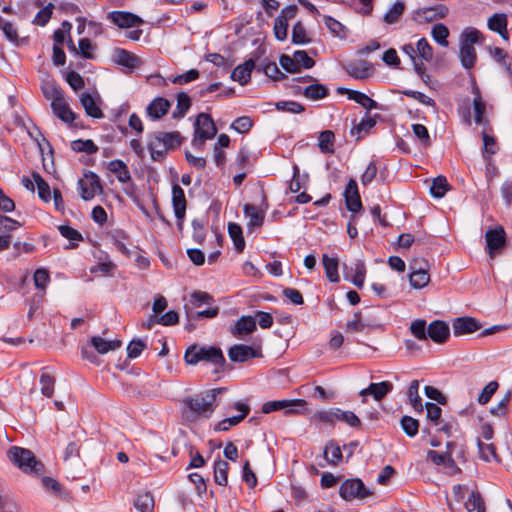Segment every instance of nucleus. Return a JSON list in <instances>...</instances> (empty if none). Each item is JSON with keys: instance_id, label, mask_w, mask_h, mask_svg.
<instances>
[{"instance_id": "nucleus-1", "label": "nucleus", "mask_w": 512, "mask_h": 512, "mask_svg": "<svg viewBox=\"0 0 512 512\" xmlns=\"http://www.w3.org/2000/svg\"><path fill=\"white\" fill-rule=\"evenodd\" d=\"M222 391L223 389H212L203 394L186 398L184 403L189 409L187 418L194 420L198 416L209 417L216 407V397Z\"/></svg>"}, {"instance_id": "nucleus-2", "label": "nucleus", "mask_w": 512, "mask_h": 512, "mask_svg": "<svg viewBox=\"0 0 512 512\" xmlns=\"http://www.w3.org/2000/svg\"><path fill=\"white\" fill-rule=\"evenodd\" d=\"M7 457L24 473L38 475L44 471L43 463L29 449L12 446L7 451Z\"/></svg>"}, {"instance_id": "nucleus-3", "label": "nucleus", "mask_w": 512, "mask_h": 512, "mask_svg": "<svg viewBox=\"0 0 512 512\" xmlns=\"http://www.w3.org/2000/svg\"><path fill=\"white\" fill-rule=\"evenodd\" d=\"M181 143L179 132H156L151 135L148 148L154 161H161L167 152Z\"/></svg>"}, {"instance_id": "nucleus-4", "label": "nucleus", "mask_w": 512, "mask_h": 512, "mask_svg": "<svg viewBox=\"0 0 512 512\" xmlns=\"http://www.w3.org/2000/svg\"><path fill=\"white\" fill-rule=\"evenodd\" d=\"M184 359L189 365H196L200 361H205L220 368H222L226 362L222 350L214 346L198 347L197 345H193L186 350Z\"/></svg>"}, {"instance_id": "nucleus-5", "label": "nucleus", "mask_w": 512, "mask_h": 512, "mask_svg": "<svg viewBox=\"0 0 512 512\" xmlns=\"http://www.w3.org/2000/svg\"><path fill=\"white\" fill-rule=\"evenodd\" d=\"M195 132L192 143L195 147L202 146L206 140L214 138L217 133L215 123L207 113H200L195 121Z\"/></svg>"}, {"instance_id": "nucleus-6", "label": "nucleus", "mask_w": 512, "mask_h": 512, "mask_svg": "<svg viewBox=\"0 0 512 512\" xmlns=\"http://www.w3.org/2000/svg\"><path fill=\"white\" fill-rule=\"evenodd\" d=\"M307 405L304 399H283L268 401L262 405L261 411L265 414H269L274 411L283 410L285 415H297L300 414L299 408H305Z\"/></svg>"}, {"instance_id": "nucleus-7", "label": "nucleus", "mask_w": 512, "mask_h": 512, "mask_svg": "<svg viewBox=\"0 0 512 512\" xmlns=\"http://www.w3.org/2000/svg\"><path fill=\"white\" fill-rule=\"evenodd\" d=\"M339 494L344 500L366 499L373 495V492L365 487L362 480L358 478L345 480L339 489Z\"/></svg>"}, {"instance_id": "nucleus-8", "label": "nucleus", "mask_w": 512, "mask_h": 512, "mask_svg": "<svg viewBox=\"0 0 512 512\" xmlns=\"http://www.w3.org/2000/svg\"><path fill=\"white\" fill-rule=\"evenodd\" d=\"M114 64L121 66L124 73H132L142 65V60L134 53L123 48H114L111 53Z\"/></svg>"}, {"instance_id": "nucleus-9", "label": "nucleus", "mask_w": 512, "mask_h": 512, "mask_svg": "<svg viewBox=\"0 0 512 512\" xmlns=\"http://www.w3.org/2000/svg\"><path fill=\"white\" fill-rule=\"evenodd\" d=\"M479 41L478 34H464L460 45V61L465 69H471L477 60L474 44Z\"/></svg>"}, {"instance_id": "nucleus-10", "label": "nucleus", "mask_w": 512, "mask_h": 512, "mask_svg": "<svg viewBox=\"0 0 512 512\" xmlns=\"http://www.w3.org/2000/svg\"><path fill=\"white\" fill-rule=\"evenodd\" d=\"M409 281L413 288L421 289L430 281L428 263L423 259H414L410 263Z\"/></svg>"}, {"instance_id": "nucleus-11", "label": "nucleus", "mask_w": 512, "mask_h": 512, "mask_svg": "<svg viewBox=\"0 0 512 512\" xmlns=\"http://www.w3.org/2000/svg\"><path fill=\"white\" fill-rule=\"evenodd\" d=\"M448 12L449 9L447 6L439 4L414 11L412 19L417 24L433 23L438 19L444 18Z\"/></svg>"}, {"instance_id": "nucleus-12", "label": "nucleus", "mask_w": 512, "mask_h": 512, "mask_svg": "<svg viewBox=\"0 0 512 512\" xmlns=\"http://www.w3.org/2000/svg\"><path fill=\"white\" fill-rule=\"evenodd\" d=\"M454 446L452 442L447 443V451L444 453H438L434 450H429L427 452V459L430 460L437 466L442 465L446 472L449 474H454L459 471V468L452 457L450 449Z\"/></svg>"}, {"instance_id": "nucleus-13", "label": "nucleus", "mask_w": 512, "mask_h": 512, "mask_svg": "<svg viewBox=\"0 0 512 512\" xmlns=\"http://www.w3.org/2000/svg\"><path fill=\"white\" fill-rule=\"evenodd\" d=\"M86 180L80 179L78 182L81 198L85 201L91 200L96 194L102 192V185L99 177L90 172L85 175Z\"/></svg>"}, {"instance_id": "nucleus-14", "label": "nucleus", "mask_w": 512, "mask_h": 512, "mask_svg": "<svg viewBox=\"0 0 512 512\" xmlns=\"http://www.w3.org/2000/svg\"><path fill=\"white\" fill-rule=\"evenodd\" d=\"M393 390V384L389 381L371 383L367 388L362 389L359 395L362 397V403L367 402V396L373 397L375 401H381Z\"/></svg>"}, {"instance_id": "nucleus-15", "label": "nucleus", "mask_w": 512, "mask_h": 512, "mask_svg": "<svg viewBox=\"0 0 512 512\" xmlns=\"http://www.w3.org/2000/svg\"><path fill=\"white\" fill-rule=\"evenodd\" d=\"M101 98L97 92L91 94L89 92H83L80 95V103L85 110V113L95 119L104 117V114L99 106Z\"/></svg>"}, {"instance_id": "nucleus-16", "label": "nucleus", "mask_w": 512, "mask_h": 512, "mask_svg": "<svg viewBox=\"0 0 512 512\" xmlns=\"http://www.w3.org/2000/svg\"><path fill=\"white\" fill-rule=\"evenodd\" d=\"M485 238L487 243L486 250L491 257L500 251L506 243V234L502 227L488 230Z\"/></svg>"}, {"instance_id": "nucleus-17", "label": "nucleus", "mask_w": 512, "mask_h": 512, "mask_svg": "<svg viewBox=\"0 0 512 512\" xmlns=\"http://www.w3.org/2000/svg\"><path fill=\"white\" fill-rule=\"evenodd\" d=\"M344 277L351 281L357 288H362L366 276V267L363 260H357L350 267L344 264Z\"/></svg>"}, {"instance_id": "nucleus-18", "label": "nucleus", "mask_w": 512, "mask_h": 512, "mask_svg": "<svg viewBox=\"0 0 512 512\" xmlns=\"http://www.w3.org/2000/svg\"><path fill=\"white\" fill-rule=\"evenodd\" d=\"M172 204L178 226L181 229L186 213L187 201L184 190L178 184H174L172 187Z\"/></svg>"}, {"instance_id": "nucleus-19", "label": "nucleus", "mask_w": 512, "mask_h": 512, "mask_svg": "<svg viewBox=\"0 0 512 512\" xmlns=\"http://www.w3.org/2000/svg\"><path fill=\"white\" fill-rule=\"evenodd\" d=\"M108 17L120 29L139 26L144 22L139 16L127 11H113Z\"/></svg>"}, {"instance_id": "nucleus-20", "label": "nucleus", "mask_w": 512, "mask_h": 512, "mask_svg": "<svg viewBox=\"0 0 512 512\" xmlns=\"http://www.w3.org/2000/svg\"><path fill=\"white\" fill-rule=\"evenodd\" d=\"M344 198L346 207L349 211L356 213L362 209V202L358 191L357 182L354 179H349L345 191Z\"/></svg>"}, {"instance_id": "nucleus-21", "label": "nucleus", "mask_w": 512, "mask_h": 512, "mask_svg": "<svg viewBox=\"0 0 512 512\" xmlns=\"http://www.w3.org/2000/svg\"><path fill=\"white\" fill-rule=\"evenodd\" d=\"M450 336L448 324L442 320H434L427 327V338L438 344H443Z\"/></svg>"}, {"instance_id": "nucleus-22", "label": "nucleus", "mask_w": 512, "mask_h": 512, "mask_svg": "<svg viewBox=\"0 0 512 512\" xmlns=\"http://www.w3.org/2000/svg\"><path fill=\"white\" fill-rule=\"evenodd\" d=\"M260 353L251 346L235 344L228 350V357L233 362L243 363L249 359L259 357Z\"/></svg>"}, {"instance_id": "nucleus-23", "label": "nucleus", "mask_w": 512, "mask_h": 512, "mask_svg": "<svg viewBox=\"0 0 512 512\" xmlns=\"http://www.w3.org/2000/svg\"><path fill=\"white\" fill-rule=\"evenodd\" d=\"M455 336L473 333L481 328V324L473 317H459L452 323Z\"/></svg>"}, {"instance_id": "nucleus-24", "label": "nucleus", "mask_w": 512, "mask_h": 512, "mask_svg": "<svg viewBox=\"0 0 512 512\" xmlns=\"http://www.w3.org/2000/svg\"><path fill=\"white\" fill-rule=\"evenodd\" d=\"M256 330V320L252 316H242L239 318L230 332L236 338H243L246 335L253 333Z\"/></svg>"}, {"instance_id": "nucleus-25", "label": "nucleus", "mask_w": 512, "mask_h": 512, "mask_svg": "<svg viewBox=\"0 0 512 512\" xmlns=\"http://www.w3.org/2000/svg\"><path fill=\"white\" fill-rule=\"evenodd\" d=\"M298 11L296 5H289L282 9L280 15L275 19L273 32H287L289 21L294 19Z\"/></svg>"}, {"instance_id": "nucleus-26", "label": "nucleus", "mask_w": 512, "mask_h": 512, "mask_svg": "<svg viewBox=\"0 0 512 512\" xmlns=\"http://www.w3.org/2000/svg\"><path fill=\"white\" fill-rule=\"evenodd\" d=\"M254 67L255 62L253 59H249L243 64L238 65L231 73L232 80L239 82L240 85L247 84L250 80Z\"/></svg>"}, {"instance_id": "nucleus-27", "label": "nucleus", "mask_w": 512, "mask_h": 512, "mask_svg": "<svg viewBox=\"0 0 512 512\" xmlns=\"http://www.w3.org/2000/svg\"><path fill=\"white\" fill-rule=\"evenodd\" d=\"M244 215L248 218V228H259L263 225L265 218V210L259 209L253 204L244 205Z\"/></svg>"}, {"instance_id": "nucleus-28", "label": "nucleus", "mask_w": 512, "mask_h": 512, "mask_svg": "<svg viewBox=\"0 0 512 512\" xmlns=\"http://www.w3.org/2000/svg\"><path fill=\"white\" fill-rule=\"evenodd\" d=\"M347 73L355 79L364 80L373 74V66L367 61L351 63L346 67Z\"/></svg>"}, {"instance_id": "nucleus-29", "label": "nucleus", "mask_w": 512, "mask_h": 512, "mask_svg": "<svg viewBox=\"0 0 512 512\" xmlns=\"http://www.w3.org/2000/svg\"><path fill=\"white\" fill-rule=\"evenodd\" d=\"M51 108L54 115L67 124H72L76 119V115L70 109L65 97L51 105Z\"/></svg>"}, {"instance_id": "nucleus-30", "label": "nucleus", "mask_w": 512, "mask_h": 512, "mask_svg": "<svg viewBox=\"0 0 512 512\" xmlns=\"http://www.w3.org/2000/svg\"><path fill=\"white\" fill-rule=\"evenodd\" d=\"M170 102L162 97L155 98L146 108L147 114L153 120H158L167 114Z\"/></svg>"}, {"instance_id": "nucleus-31", "label": "nucleus", "mask_w": 512, "mask_h": 512, "mask_svg": "<svg viewBox=\"0 0 512 512\" xmlns=\"http://www.w3.org/2000/svg\"><path fill=\"white\" fill-rule=\"evenodd\" d=\"M91 345L99 354H106L119 349L122 342L120 340H106L100 336H93L91 338Z\"/></svg>"}, {"instance_id": "nucleus-32", "label": "nucleus", "mask_w": 512, "mask_h": 512, "mask_svg": "<svg viewBox=\"0 0 512 512\" xmlns=\"http://www.w3.org/2000/svg\"><path fill=\"white\" fill-rule=\"evenodd\" d=\"M108 169L112 172L117 180L121 183H128L131 181V174L127 165L119 159H115L109 162Z\"/></svg>"}, {"instance_id": "nucleus-33", "label": "nucleus", "mask_w": 512, "mask_h": 512, "mask_svg": "<svg viewBox=\"0 0 512 512\" xmlns=\"http://www.w3.org/2000/svg\"><path fill=\"white\" fill-rule=\"evenodd\" d=\"M323 266L325 269L326 277L329 281L337 283L340 280L338 274L339 261L337 257H329L327 254H323L322 257Z\"/></svg>"}, {"instance_id": "nucleus-34", "label": "nucleus", "mask_w": 512, "mask_h": 512, "mask_svg": "<svg viewBox=\"0 0 512 512\" xmlns=\"http://www.w3.org/2000/svg\"><path fill=\"white\" fill-rule=\"evenodd\" d=\"M407 397L409 404L413 407L415 412L422 413L424 410V406L422 404V399L419 395V381L413 380L408 388Z\"/></svg>"}, {"instance_id": "nucleus-35", "label": "nucleus", "mask_w": 512, "mask_h": 512, "mask_svg": "<svg viewBox=\"0 0 512 512\" xmlns=\"http://www.w3.org/2000/svg\"><path fill=\"white\" fill-rule=\"evenodd\" d=\"M376 124V120L371 117L369 114H366V116L355 125L350 133L352 136H356V139H361L364 135H366Z\"/></svg>"}, {"instance_id": "nucleus-36", "label": "nucleus", "mask_w": 512, "mask_h": 512, "mask_svg": "<svg viewBox=\"0 0 512 512\" xmlns=\"http://www.w3.org/2000/svg\"><path fill=\"white\" fill-rule=\"evenodd\" d=\"M42 92L47 100L51 101V105L56 103L58 100L64 97V93L61 87L54 81H48L43 84Z\"/></svg>"}, {"instance_id": "nucleus-37", "label": "nucleus", "mask_w": 512, "mask_h": 512, "mask_svg": "<svg viewBox=\"0 0 512 512\" xmlns=\"http://www.w3.org/2000/svg\"><path fill=\"white\" fill-rule=\"evenodd\" d=\"M229 464L222 459L214 462V481L220 486H226L228 483Z\"/></svg>"}, {"instance_id": "nucleus-38", "label": "nucleus", "mask_w": 512, "mask_h": 512, "mask_svg": "<svg viewBox=\"0 0 512 512\" xmlns=\"http://www.w3.org/2000/svg\"><path fill=\"white\" fill-rule=\"evenodd\" d=\"M228 233L230 238L233 240L236 251L241 253L245 248V240L241 226L237 223L230 222L228 224Z\"/></svg>"}, {"instance_id": "nucleus-39", "label": "nucleus", "mask_w": 512, "mask_h": 512, "mask_svg": "<svg viewBox=\"0 0 512 512\" xmlns=\"http://www.w3.org/2000/svg\"><path fill=\"white\" fill-rule=\"evenodd\" d=\"M185 312L188 321H196L202 318H214L219 314V307H209L208 309L201 311H193L190 309L189 305H185Z\"/></svg>"}, {"instance_id": "nucleus-40", "label": "nucleus", "mask_w": 512, "mask_h": 512, "mask_svg": "<svg viewBox=\"0 0 512 512\" xmlns=\"http://www.w3.org/2000/svg\"><path fill=\"white\" fill-rule=\"evenodd\" d=\"M64 42L65 34H54L53 63L57 66L64 65L66 61V55L61 48Z\"/></svg>"}, {"instance_id": "nucleus-41", "label": "nucleus", "mask_w": 512, "mask_h": 512, "mask_svg": "<svg viewBox=\"0 0 512 512\" xmlns=\"http://www.w3.org/2000/svg\"><path fill=\"white\" fill-rule=\"evenodd\" d=\"M324 457L330 465H338L342 459L340 447L335 442L329 441L324 448Z\"/></svg>"}, {"instance_id": "nucleus-42", "label": "nucleus", "mask_w": 512, "mask_h": 512, "mask_svg": "<svg viewBox=\"0 0 512 512\" xmlns=\"http://www.w3.org/2000/svg\"><path fill=\"white\" fill-rule=\"evenodd\" d=\"M405 11V3L396 1L392 7L384 14L383 21L387 24L397 23Z\"/></svg>"}, {"instance_id": "nucleus-43", "label": "nucleus", "mask_w": 512, "mask_h": 512, "mask_svg": "<svg viewBox=\"0 0 512 512\" xmlns=\"http://www.w3.org/2000/svg\"><path fill=\"white\" fill-rule=\"evenodd\" d=\"M134 506L140 512H153L154 498L152 494L149 492L138 494L134 501Z\"/></svg>"}, {"instance_id": "nucleus-44", "label": "nucleus", "mask_w": 512, "mask_h": 512, "mask_svg": "<svg viewBox=\"0 0 512 512\" xmlns=\"http://www.w3.org/2000/svg\"><path fill=\"white\" fill-rule=\"evenodd\" d=\"M334 418L335 421H342L353 428H358L361 426L360 419L352 411H343L339 408H335Z\"/></svg>"}, {"instance_id": "nucleus-45", "label": "nucleus", "mask_w": 512, "mask_h": 512, "mask_svg": "<svg viewBox=\"0 0 512 512\" xmlns=\"http://www.w3.org/2000/svg\"><path fill=\"white\" fill-rule=\"evenodd\" d=\"M303 95L311 100H320L328 95V88L322 84L315 83L303 90Z\"/></svg>"}, {"instance_id": "nucleus-46", "label": "nucleus", "mask_w": 512, "mask_h": 512, "mask_svg": "<svg viewBox=\"0 0 512 512\" xmlns=\"http://www.w3.org/2000/svg\"><path fill=\"white\" fill-rule=\"evenodd\" d=\"M349 99L355 101L367 110L376 109L378 107V103L375 100L359 91H350Z\"/></svg>"}, {"instance_id": "nucleus-47", "label": "nucleus", "mask_w": 512, "mask_h": 512, "mask_svg": "<svg viewBox=\"0 0 512 512\" xmlns=\"http://www.w3.org/2000/svg\"><path fill=\"white\" fill-rule=\"evenodd\" d=\"M487 26L493 32H508L507 16L503 13H495L488 19Z\"/></svg>"}, {"instance_id": "nucleus-48", "label": "nucleus", "mask_w": 512, "mask_h": 512, "mask_svg": "<svg viewBox=\"0 0 512 512\" xmlns=\"http://www.w3.org/2000/svg\"><path fill=\"white\" fill-rule=\"evenodd\" d=\"M335 135L331 130L322 131L319 135V149L322 153L334 152Z\"/></svg>"}, {"instance_id": "nucleus-49", "label": "nucleus", "mask_w": 512, "mask_h": 512, "mask_svg": "<svg viewBox=\"0 0 512 512\" xmlns=\"http://www.w3.org/2000/svg\"><path fill=\"white\" fill-rule=\"evenodd\" d=\"M473 93L475 94V98L473 100V108L475 114V122L477 124L483 123V118L486 110L485 103L481 97L480 91L477 87L473 88Z\"/></svg>"}, {"instance_id": "nucleus-50", "label": "nucleus", "mask_w": 512, "mask_h": 512, "mask_svg": "<svg viewBox=\"0 0 512 512\" xmlns=\"http://www.w3.org/2000/svg\"><path fill=\"white\" fill-rule=\"evenodd\" d=\"M191 106L190 97L185 92H180L177 95V105L173 112V118H182L185 116Z\"/></svg>"}, {"instance_id": "nucleus-51", "label": "nucleus", "mask_w": 512, "mask_h": 512, "mask_svg": "<svg viewBox=\"0 0 512 512\" xmlns=\"http://www.w3.org/2000/svg\"><path fill=\"white\" fill-rule=\"evenodd\" d=\"M71 148L75 152H85L86 154H95L98 152V146L90 139L87 140H74L71 143Z\"/></svg>"}, {"instance_id": "nucleus-52", "label": "nucleus", "mask_w": 512, "mask_h": 512, "mask_svg": "<svg viewBox=\"0 0 512 512\" xmlns=\"http://www.w3.org/2000/svg\"><path fill=\"white\" fill-rule=\"evenodd\" d=\"M449 184L447 182L446 177L438 176L433 179L432 184L430 186V193L435 198H441L448 191Z\"/></svg>"}, {"instance_id": "nucleus-53", "label": "nucleus", "mask_w": 512, "mask_h": 512, "mask_svg": "<svg viewBox=\"0 0 512 512\" xmlns=\"http://www.w3.org/2000/svg\"><path fill=\"white\" fill-rule=\"evenodd\" d=\"M41 393L50 398L54 393L55 378L47 371H43L40 376Z\"/></svg>"}, {"instance_id": "nucleus-54", "label": "nucleus", "mask_w": 512, "mask_h": 512, "mask_svg": "<svg viewBox=\"0 0 512 512\" xmlns=\"http://www.w3.org/2000/svg\"><path fill=\"white\" fill-rule=\"evenodd\" d=\"M33 180L37 186L38 196L45 202H49L51 199L50 186L41 177L39 173L34 172L32 174Z\"/></svg>"}, {"instance_id": "nucleus-55", "label": "nucleus", "mask_w": 512, "mask_h": 512, "mask_svg": "<svg viewBox=\"0 0 512 512\" xmlns=\"http://www.w3.org/2000/svg\"><path fill=\"white\" fill-rule=\"evenodd\" d=\"M477 446L479 449L480 458L482 460L486 462H490L492 460L499 461L495 446L493 444H485L480 439H478Z\"/></svg>"}, {"instance_id": "nucleus-56", "label": "nucleus", "mask_w": 512, "mask_h": 512, "mask_svg": "<svg viewBox=\"0 0 512 512\" xmlns=\"http://www.w3.org/2000/svg\"><path fill=\"white\" fill-rule=\"evenodd\" d=\"M490 53L497 62L505 67L507 73L512 76V60L508 54L499 47L490 49Z\"/></svg>"}, {"instance_id": "nucleus-57", "label": "nucleus", "mask_w": 512, "mask_h": 512, "mask_svg": "<svg viewBox=\"0 0 512 512\" xmlns=\"http://www.w3.org/2000/svg\"><path fill=\"white\" fill-rule=\"evenodd\" d=\"M465 507L468 512H485L484 501L479 492L473 491L468 497Z\"/></svg>"}, {"instance_id": "nucleus-58", "label": "nucleus", "mask_w": 512, "mask_h": 512, "mask_svg": "<svg viewBox=\"0 0 512 512\" xmlns=\"http://www.w3.org/2000/svg\"><path fill=\"white\" fill-rule=\"evenodd\" d=\"M213 301V297L207 292L195 291L191 294L189 307L191 310L194 308H200L204 304H210Z\"/></svg>"}, {"instance_id": "nucleus-59", "label": "nucleus", "mask_w": 512, "mask_h": 512, "mask_svg": "<svg viewBox=\"0 0 512 512\" xmlns=\"http://www.w3.org/2000/svg\"><path fill=\"white\" fill-rule=\"evenodd\" d=\"M233 408L237 411H240L241 414L226 418L228 425H230L231 427L239 424L250 412V407L247 404L241 402L234 403Z\"/></svg>"}, {"instance_id": "nucleus-60", "label": "nucleus", "mask_w": 512, "mask_h": 512, "mask_svg": "<svg viewBox=\"0 0 512 512\" xmlns=\"http://www.w3.org/2000/svg\"><path fill=\"white\" fill-rule=\"evenodd\" d=\"M400 424H401L403 431L409 437H413L418 433V430H419L418 420H416L410 416H403L401 418Z\"/></svg>"}, {"instance_id": "nucleus-61", "label": "nucleus", "mask_w": 512, "mask_h": 512, "mask_svg": "<svg viewBox=\"0 0 512 512\" xmlns=\"http://www.w3.org/2000/svg\"><path fill=\"white\" fill-rule=\"evenodd\" d=\"M417 55L425 61H431L433 58V49L425 38H421L416 43Z\"/></svg>"}, {"instance_id": "nucleus-62", "label": "nucleus", "mask_w": 512, "mask_h": 512, "mask_svg": "<svg viewBox=\"0 0 512 512\" xmlns=\"http://www.w3.org/2000/svg\"><path fill=\"white\" fill-rule=\"evenodd\" d=\"M410 331L418 340H426L427 339L426 321L422 320V319L414 320L410 325Z\"/></svg>"}, {"instance_id": "nucleus-63", "label": "nucleus", "mask_w": 512, "mask_h": 512, "mask_svg": "<svg viewBox=\"0 0 512 512\" xmlns=\"http://www.w3.org/2000/svg\"><path fill=\"white\" fill-rule=\"evenodd\" d=\"M33 279L37 289L45 290L50 281L49 272L44 268H39L35 271Z\"/></svg>"}, {"instance_id": "nucleus-64", "label": "nucleus", "mask_w": 512, "mask_h": 512, "mask_svg": "<svg viewBox=\"0 0 512 512\" xmlns=\"http://www.w3.org/2000/svg\"><path fill=\"white\" fill-rule=\"evenodd\" d=\"M54 6L49 3L47 6L39 10L33 22L39 26H44L51 18Z\"/></svg>"}]
</instances>
